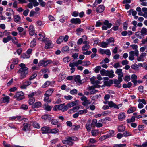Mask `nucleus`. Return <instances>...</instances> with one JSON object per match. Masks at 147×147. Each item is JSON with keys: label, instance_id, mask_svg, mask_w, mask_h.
<instances>
[{"label": "nucleus", "instance_id": "f257e3e1", "mask_svg": "<svg viewBox=\"0 0 147 147\" xmlns=\"http://www.w3.org/2000/svg\"><path fill=\"white\" fill-rule=\"evenodd\" d=\"M19 66L21 68L19 69L17 73L19 74L20 78L22 79L25 78L28 73V68L26 67L25 65L23 63L20 64Z\"/></svg>", "mask_w": 147, "mask_h": 147}, {"label": "nucleus", "instance_id": "f03ea898", "mask_svg": "<svg viewBox=\"0 0 147 147\" xmlns=\"http://www.w3.org/2000/svg\"><path fill=\"white\" fill-rule=\"evenodd\" d=\"M101 80H96L94 86H92L89 87V89L91 90H92V91L90 92L91 94H94L96 92V91L95 90V88H99L101 87V86L100 84H101L102 82L100 81Z\"/></svg>", "mask_w": 147, "mask_h": 147}, {"label": "nucleus", "instance_id": "7ed1b4c3", "mask_svg": "<svg viewBox=\"0 0 147 147\" xmlns=\"http://www.w3.org/2000/svg\"><path fill=\"white\" fill-rule=\"evenodd\" d=\"M74 138L73 137H67L65 140H62V142L64 144L72 145L74 143L75 140Z\"/></svg>", "mask_w": 147, "mask_h": 147}, {"label": "nucleus", "instance_id": "20e7f679", "mask_svg": "<svg viewBox=\"0 0 147 147\" xmlns=\"http://www.w3.org/2000/svg\"><path fill=\"white\" fill-rule=\"evenodd\" d=\"M24 94L22 91L17 92H16L14 98H16L17 100L19 101L24 98Z\"/></svg>", "mask_w": 147, "mask_h": 147}, {"label": "nucleus", "instance_id": "39448f33", "mask_svg": "<svg viewBox=\"0 0 147 147\" xmlns=\"http://www.w3.org/2000/svg\"><path fill=\"white\" fill-rule=\"evenodd\" d=\"M122 81V79L120 77H118V80L114 79L113 80H111V84H113L115 87L120 88L121 87L120 82Z\"/></svg>", "mask_w": 147, "mask_h": 147}, {"label": "nucleus", "instance_id": "423d86ee", "mask_svg": "<svg viewBox=\"0 0 147 147\" xmlns=\"http://www.w3.org/2000/svg\"><path fill=\"white\" fill-rule=\"evenodd\" d=\"M52 61L51 60H45L42 59L40 60L38 64L39 66H43L45 67L48 65L52 63Z\"/></svg>", "mask_w": 147, "mask_h": 147}, {"label": "nucleus", "instance_id": "0eeeda50", "mask_svg": "<svg viewBox=\"0 0 147 147\" xmlns=\"http://www.w3.org/2000/svg\"><path fill=\"white\" fill-rule=\"evenodd\" d=\"M110 27V23L109 21L107 20H105L103 22V24L102 27V29L103 30H106Z\"/></svg>", "mask_w": 147, "mask_h": 147}, {"label": "nucleus", "instance_id": "6e6552de", "mask_svg": "<svg viewBox=\"0 0 147 147\" xmlns=\"http://www.w3.org/2000/svg\"><path fill=\"white\" fill-rule=\"evenodd\" d=\"M81 100L83 101L82 105L85 106H87L91 104V102L85 96H83L81 98Z\"/></svg>", "mask_w": 147, "mask_h": 147}, {"label": "nucleus", "instance_id": "1a4fd4ad", "mask_svg": "<svg viewBox=\"0 0 147 147\" xmlns=\"http://www.w3.org/2000/svg\"><path fill=\"white\" fill-rule=\"evenodd\" d=\"M104 80V84L101 86L102 87L107 86H110V80H109L108 77H105L103 78Z\"/></svg>", "mask_w": 147, "mask_h": 147}, {"label": "nucleus", "instance_id": "9d476101", "mask_svg": "<svg viewBox=\"0 0 147 147\" xmlns=\"http://www.w3.org/2000/svg\"><path fill=\"white\" fill-rule=\"evenodd\" d=\"M110 43V38L107 40V41L102 42L99 45L102 48H106L108 47V45Z\"/></svg>", "mask_w": 147, "mask_h": 147}, {"label": "nucleus", "instance_id": "9b49d317", "mask_svg": "<svg viewBox=\"0 0 147 147\" xmlns=\"http://www.w3.org/2000/svg\"><path fill=\"white\" fill-rule=\"evenodd\" d=\"M10 97L8 96L1 98L0 100V103H8L9 102Z\"/></svg>", "mask_w": 147, "mask_h": 147}, {"label": "nucleus", "instance_id": "f8f14e48", "mask_svg": "<svg viewBox=\"0 0 147 147\" xmlns=\"http://www.w3.org/2000/svg\"><path fill=\"white\" fill-rule=\"evenodd\" d=\"M147 54L146 53L144 52L142 53L139 57L137 58V60L138 61H143L144 60L145 57Z\"/></svg>", "mask_w": 147, "mask_h": 147}, {"label": "nucleus", "instance_id": "ddd939ff", "mask_svg": "<svg viewBox=\"0 0 147 147\" xmlns=\"http://www.w3.org/2000/svg\"><path fill=\"white\" fill-rule=\"evenodd\" d=\"M29 34L32 36L34 35L35 33V30L34 26L32 25H30L29 28Z\"/></svg>", "mask_w": 147, "mask_h": 147}, {"label": "nucleus", "instance_id": "4468645a", "mask_svg": "<svg viewBox=\"0 0 147 147\" xmlns=\"http://www.w3.org/2000/svg\"><path fill=\"white\" fill-rule=\"evenodd\" d=\"M68 110L67 107L66 105H64V104H61L58 105V110H61L64 112Z\"/></svg>", "mask_w": 147, "mask_h": 147}, {"label": "nucleus", "instance_id": "2eb2a0df", "mask_svg": "<svg viewBox=\"0 0 147 147\" xmlns=\"http://www.w3.org/2000/svg\"><path fill=\"white\" fill-rule=\"evenodd\" d=\"M83 44H85V45L82 47V50L83 51H88L90 48L89 42L87 41H84L83 42Z\"/></svg>", "mask_w": 147, "mask_h": 147}, {"label": "nucleus", "instance_id": "dca6fc26", "mask_svg": "<svg viewBox=\"0 0 147 147\" xmlns=\"http://www.w3.org/2000/svg\"><path fill=\"white\" fill-rule=\"evenodd\" d=\"M7 12L5 13L6 16H10L14 14V12L13 10L11 8H8L6 9Z\"/></svg>", "mask_w": 147, "mask_h": 147}, {"label": "nucleus", "instance_id": "f3484780", "mask_svg": "<svg viewBox=\"0 0 147 147\" xmlns=\"http://www.w3.org/2000/svg\"><path fill=\"white\" fill-rule=\"evenodd\" d=\"M71 23L75 24H80L81 22L80 19L79 18H72L70 20Z\"/></svg>", "mask_w": 147, "mask_h": 147}, {"label": "nucleus", "instance_id": "a211bd4d", "mask_svg": "<svg viewBox=\"0 0 147 147\" xmlns=\"http://www.w3.org/2000/svg\"><path fill=\"white\" fill-rule=\"evenodd\" d=\"M42 133L43 134L49 133H50V130L49 127L47 126L42 127L41 128Z\"/></svg>", "mask_w": 147, "mask_h": 147}, {"label": "nucleus", "instance_id": "6ab92c4d", "mask_svg": "<svg viewBox=\"0 0 147 147\" xmlns=\"http://www.w3.org/2000/svg\"><path fill=\"white\" fill-rule=\"evenodd\" d=\"M40 15L39 12H36L33 10H31L29 16L30 17H32L34 16L35 17H37Z\"/></svg>", "mask_w": 147, "mask_h": 147}, {"label": "nucleus", "instance_id": "aec40b11", "mask_svg": "<svg viewBox=\"0 0 147 147\" xmlns=\"http://www.w3.org/2000/svg\"><path fill=\"white\" fill-rule=\"evenodd\" d=\"M111 107H113L114 108L117 109H119L122 106V104H120L118 105H116L112 101H111Z\"/></svg>", "mask_w": 147, "mask_h": 147}, {"label": "nucleus", "instance_id": "412c9836", "mask_svg": "<svg viewBox=\"0 0 147 147\" xmlns=\"http://www.w3.org/2000/svg\"><path fill=\"white\" fill-rule=\"evenodd\" d=\"M105 9V7L103 5H99L96 9V11L98 13H102Z\"/></svg>", "mask_w": 147, "mask_h": 147}, {"label": "nucleus", "instance_id": "4be33fe9", "mask_svg": "<svg viewBox=\"0 0 147 147\" xmlns=\"http://www.w3.org/2000/svg\"><path fill=\"white\" fill-rule=\"evenodd\" d=\"M41 92L40 91H37L31 93L28 95V96L29 98L33 97V96L34 95L38 96L41 94Z\"/></svg>", "mask_w": 147, "mask_h": 147}, {"label": "nucleus", "instance_id": "5701e85b", "mask_svg": "<svg viewBox=\"0 0 147 147\" xmlns=\"http://www.w3.org/2000/svg\"><path fill=\"white\" fill-rule=\"evenodd\" d=\"M122 69H119L116 70L115 73L118 75V77L122 78L123 76V73L122 72Z\"/></svg>", "mask_w": 147, "mask_h": 147}, {"label": "nucleus", "instance_id": "b1692460", "mask_svg": "<svg viewBox=\"0 0 147 147\" xmlns=\"http://www.w3.org/2000/svg\"><path fill=\"white\" fill-rule=\"evenodd\" d=\"M74 80L77 83H81V80H80V76L79 75L74 76Z\"/></svg>", "mask_w": 147, "mask_h": 147}, {"label": "nucleus", "instance_id": "393cba45", "mask_svg": "<svg viewBox=\"0 0 147 147\" xmlns=\"http://www.w3.org/2000/svg\"><path fill=\"white\" fill-rule=\"evenodd\" d=\"M52 47V45L51 41L49 40H48L45 44V48L46 49H48L50 48H51Z\"/></svg>", "mask_w": 147, "mask_h": 147}, {"label": "nucleus", "instance_id": "a878e982", "mask_svg": "<svg viewBox=\"0 0 147 147\" xmlns=\"http://www.w3.org/2000/svg\"><path fill=\"white\" fill-rule=\"evenodd\" d=\"M54 90L53 88L49 89L44 94L50 96L52 94Z\"/></svg>", "mask_w": 147, "mask_h": 147}, {"label": "nucleus", "instance_id": "bb28decb", "mask_svg": "<svg viewBox=\"0 0 147 147\" xmlns=\"http://www.w3.org/2000/svg\"><path fill=\"white\" fill-rule=\"evenodd\" d=\"M24 127L22 129V130L24 131H26L28 130L30 126V125L28 123H24L23 124Z\"/></svg>", "mask_w": 147, "mask_h": 147}, {"label": "nucleus", "instance_id": "cd10ccee", "mask_svg": "<svg viewBox=\"0 0 147 147\" xmlns=\"http://www.w3.org/2000/svg\"><path fill=\"white\" fill-rule=\"evenodd\" d=\"M125 114L124 113H120L118 116V119L120 121H122L123 119H125Z\"/></svg>", "mask_w": 147, "mask_h": 147}, {"label": "nucleus", "instance_id": "c85d7f7f", "mask_svg": "<svg viewBox=\"0 0 147 147\" xmlns=\"http://www.w3.org/2000/svg\"><path fill=\"white\" fill-rule=\"evenodd\" d=\"M110 95L109 94H106L104 96V99L105 101L104 102V103L105 104H108L110 106V102L107 101V100H109L110 98Z\"/></svg>", "mask_w": 147, "mask_h": 147}, {"label": "nucleus", "instance_id": "c756f323", "mask_svg": "<svg viewBox=\"0 0 147 147\" xmlns=\"http://www.w3.org/2000/svg\"><path fill=\"white\" fill-rule=\"evenodd\" d=\"M129 54L130 55L134 56V55L136 56H138L139 55V52L138 50H136L134 51H131L129 52Z\"/></svg>", "mask_w": 147, "mask_h": 147}, {"label": "nucleus", "instance_id": "7c9ffc66", "mask_svg": "<svg viewBox=\"0 0 147 147\" xmlns=\"http://www.w3.org/2000/svg\"><path fill=\"white\" fill-rule=\"evenodd\" d=\"M65 74L64 73H61L59 75L58 81L60 82L65 78Z\"/></svg>", "mask_w": 147, "mask_h": 147}, {"label": "nucleus", "instance_id": "2f4dec72", "mask_svg": "<svg viewBox=\"0 0 147 147\" xmlns=\"http://www.w3.org/2000/svg\"><path fill=\"white\" fill-rule=\"evenodd\" d=\"M100 73L102 76H107L108 73L109 74H110V71H105L104 69H102L100 70Z\"/></svg>", "mask_w": 147, "mask_h": 147}, {"label": "nucleus", "instance_id": "473e14b6", "mask_svg": "<svg viewBox=\"0 0 147 147\" xmlns=\"http://www.w3.org/2000/svg\"><path fill=\"white\" fill-rule=\"evenodd\" d=\"M42 106V103L40 102H38L35 103L32 106V107L33 108H39Z\"/></svg>", "mask_w": 147, "mask_h": 147}, {"label": "nucleus", "instance_id": "72a5a7b5", "mask_svg": "<svg viewBox=\"0 0 147 147\" xmlns=\"http://www.w3.org/2000/svg\"><path fill=\"white\" fill-rule=\"evenodd\" d=\"M21 17L18 15H16L14 16V21L16 22H18L20 21Z\"/></svg>", "mask_w": 147, "mask_h": 147}, {"label": "nucleus", "instance_id": "f704fd0d", "mask_svg": "<svg viewBox=\"0 0 147 147\" xmlns=\"http://www.w3.org/2000/svg\"><path fill=\"white\" fill-rule=\"evenodd\" d=\"M135 35L137 38L140 39L143 38L144 37L140 31L136 32Z\"/></svg>", "mask_w": 147, "mask_h": 147}, {"label": "nucleus", "instance_id": "c9c22d12", "mask_svg": "<svg viewBox=\"0 0 147 147\" xmlns=\"http://www.w3.org/2000/svg\"><path fill=\"white\" fill-rule=\"evenodd\" d=\"M82 63L83 61L82 60H78L76 62L71 63L73 64L75 66L78 67L79 65L82 64Z\"/></svg>", "mask_w": 147, "mask_h": 147}, {"label": "nucleus", "instance_id": "e433bc0d", "mask_svg": "<svg viewBox=\"0 0 147 147\" xmlns=\"http://www.w3.org/2000/svg\"><path fill=\"white\" fill-rule=\"evenodd\" d=\"M82 63L83 61L82 60H78L76 62L71 63L73 64L75 66L78 67L79 65L82 64Z\"/></svg>", "mask_w": 147, "mask_h": 147}, {"label": "nucleus", "instance_id": "4c0bfd02", "mask_svg": "<svg viewBox=\"0 0 147 147\" xmlns=\"http://www.w3.org/2000/svg\"><path fill=\"white\" fill-rule=\"evenodd\" d=\"M39 36H40V38H38L39 40L41 39V40L45 42V40L43 39L45 37V35L43 32H42L39 34Z\"/></svg>", "mask_w": 147, "mask_h": 147}, {"label": "nucleus", "instance_id": "58836bf2", "mask_svg": "<svg viewBox=\"0 0 147 147\" xmlns=\"http://www.w3.org/2000/svg\"><path fill=\"white\" fill-rule=\"evenodd\" d=\"M76 101L68 103L66 105V106L67 107V108L68 109L69 108H71L76 105Z\"/></svg>", "mask_w": 147, "mask_h": 147}, {"label": "nucleus", "instance_id": "ea45409f", "mask_svg": "<svg viewBox=\"0 0 147 147\" xmlns=\"http://www.w3.org/2000/svg\"><path fill=\"white\" fill-rule=\"evenodd\" d=\"M125 127L123 125H121L118 126V130L119 132H123L125 130Z\"/></svg>", "mask_w": 147, "mask_h": 147}, {"label": "nucleus", "instance_id": "a19ab883", "mask_svg": "<svg viewBox=\"0 0 147 147\" xmlns=\"http://www.w3.org/2000/svg\"><path fill=\"white\" fill-rule=\"evenodd\" d=\"M71 61L70 58L68 56L63 58V61L64 63H67Z\"/></svg>", "mask_w": 147, "mask_h": 147}, {"label": "nucleus", "instance_id": "79ce46f5", "mask_svg": "<svg viewBox=\"0 0 147 147\" xmlns=\"http://www.w3.org/2000/svg\"><path fill=\"white\" fill-rule=\"evenodd\" d=\"M36 39L35 38L33 39L30 42V47L32 48L34 47L36 45Z\"/></svg>", "mask_w": 147, "mask_h": 147}, {"label": "nucleus", "instance_id": "37998d69", "mask_svg": "<svg viewBox=\"0 0 147 147\" xmlns=\"http://www.w3.org/2000/svg\"><path fill=\"white\" fill-rule=\"evenodd\" d=\"M136 117L132 116L131 119H127V121L128 123H131V122H134L135 121Z\"/></svg>", "mask_w": 147, "mask_h": 147}, {"label": "nucleus", "instance_id": "c03bdc74", "mask_svg": "<svg viewBox=\"0 0 147 147\" xmlns=\"http://www.w3.org/2000/svg\"><path fill=\"white\" fill-rule=\"evenodd\" d=\"M136 110V108L134 107H130L127 111V113L128 114L132 113L134 112Z\"/></svg>", "mask_w": 147, "mask_h": 147}, {"label": "nucleus", "instance_id": "a18cd8bd", "mask_svg": "<svg viewBox=\"0 0 147 147\" xmlns=\"http://www.w3.org/2000/svg\"><path fill=\"white\" fill-rule=\"evenodd\" d=\"M69 47L67 46H65L63 47L61 51L63 53H65L69 51Z\"/></svg>", "mask_w": 147, "mask_h": 147}, {"label": "nucleus", "instance_id": "49530a36", "mask_svg": "<svg viewBox=\"0 0 147 147\" xmlns=\"http://www.w3.org/2000/svg\"><path fill=\"white\" fill-rule=\"evenodd\" d=\"M30 3H32L34 6L36 7L39 5V3L37 2V0H28Z\"/></svg>", "mask_w": 147, "mask_h": 147}, {"label": "nucleus", "instance_id": "de8ad7c7", "mask_svg": "<svg viewBox=\"0 0 147 147\" xmlns=\"http://www.w3.org/2000/svg\"><path fill=\"white\" fill-rule=\"evenodd\" d=\"M30 56L28 55L26 53H24L20 56V57L22 58L23 59H28L30 57Z\"/></svg>", "mask_w": 147, "mask_h": 147}, {"label": "nucleus", "instance_id": "09e8293b", "mask_svg": "<svg viewBox=\"0 0 147 147\" xmlns=\"http://www.w3.org/2000/svg\"><path fill=\"white\" fill-rule=\"evenodd\" d=\"M44 101L47 103H50L51 102V100L49 99V97L47 95H46L44 94Z\"/></svg>", "mask_w": 147, "mask_h": 147}, {"label": "nucleus", "instance_id": "8fccbe9b", "mask_svg": "<svg viewBox=\"0 0 147 147\" xmlns=\"http://www.w3.org/2000/svg\"><path fill=\"white\" fill-rule=\"evenodd\" d=\"M142 35L144 36L147 35V29L144 27H143L140 31Z\"/></svg>", "mask_w": 147, "mask_h": 147}, {"label": "nucleus", "instance_id": "3c124183", "mask_svg": "<svg viewBox=\"0 0 147 147\" xmlns=\"http://www.w3.org/2000/svg\"><path fill=\"white\" fill-rule=\"evenodd\" d=\"M11 37L10 36H8L7 37L5 38H3V42L5 43H7L9 41L11 40Z\"/></svg>", "mask_w": 147, "mask_h": 147}, {"label": "nucleus", "instance_id": "603ef678", "mask_svg": "<svg viewBox=\"0 0 147 147\" xmlns=\"http://www.w3.org/2000/svg\"><path fill=\"white\" fill-rule=\"evenodd\" d=\"M142 10L144 13H142V15H141V16H147V8L146 7H143L142 8Z\"/></svg>", "mask_w": 147, "mask_h": 147}, {"label": "nucleus", "instance_id": "864d4df0", "mask_svg": "<svg viewBox=\"0 0 147 147\" xmlns=\"http://www.w3.org/2000/svg\"><path fill=\"white\" fill-rule=\"evenodd\" d=\"M110 136L109 135H104L101 136L99 139L100 140L103 141L105 139L109 138Z\"/></svg>", "mask_w": 147, "mask_h": 147}, {"label": "nucleus", "instance_id": "5fc2aeb1", "mask_svg": "<svg viewBox=\"0 0 147 147\" xmlns=\"http://www.w3.org/2000/svg\"><path fill=\"white\" fill-rule=\"evenodd\" d=\"M35 98L34 97L30 98V99L28 101V103L30 105H32L35 101Z\"/></svg>", "mask_w": 147, "mask_h": 147}, {"label": "nucleus", "instance_id": "6e6d98bb", "mask_svg": "<svg viewBox=\"0 0 147 147\" xmlns=\"http://www.w3.org/2000/svg\"><path fill=\"white\" fill-rule=\"evenodd\" d=\"M69 66L71 67L70 70L71 71V73H73L75 70V68L74 67L75 66L73 64L70 63L69 65Z\"/></svg>", "mask_w": 147, "mask_h": 147}, {"label": "nucleus", "instance_id": "4d7b16f0", "mask_svg": "<svg viewBox=\"0 0 147 147\" xmlns=\"http://www.w3.org/2000/svg\"><path fill=\"white\" fill-rule=\"evenodd\" d=\"M123 136L127 137L128 136H131L132 134L130 132L126 131L123 133Z\"/></svg>", "mask_w": 147, "mask_h": 147}, {"label": "nucleus", "instance_id": "13d9d810", "mask_svg": "<svg viewBox=\"0 0 147 147\" xmlns=\"http://www.w3.org/2000/svg\"><path fill=\"white\" fill-rule=\"evenodd\" d=\"M85 127L88 131L90 132V131L91 129L90 127V121H89L86 124Z\"/></svg>", "mask_w": 147, "mask_h": 147}, {"label": "nucleus", "instance_id": "bf43d9fd", "mask_svg": "<svg viewBox=\"0 0 147 147\" xmlns=\"http://www.w3.org/2000/svg\"><path fill=\"white\" fill-rule=\"evenodd\" d=\"M63 36H60L57 39L56 42L58 44H60L63 41Z\"/></svg>", "mask_w": 147, "mask_h": 147}, {"label": "nucleus", "instance_id": "052dcab7", "mask_svg": "<svg viewBox=\"0 0 147 147\" xmlns=\"http://www.w3.org/2000/svg\"><path fill=\"white\" fill-rule=\"evenodd\" d=\"M59 130L56 128L50 129V133L52 134H56L59 133Z\"/></svg>", "mask_w": 147, "mask_h": 147}, {"label": "nucleus", "instance_id": "680f3d73", "mask_svg": "<svg viewBox=\"0 0 147 147\" xmlns=\"http://www.w3.org/2000/svg\"><path fill=\"white\" fill-rule=\"evenodd\" d=\"M51 82L47 81H46L42 85V87L43 88H45L48 87L51 83Z\"/></svg>", "mask_w": 147, "mask_h": 147}, {"label": "nucleus", "instance_id": "e2e57ef3", "mask_svg": "<svg viewBox=\"0 0 147 147\" xmlns=\"http://www.w3.org/2000/svg\"><path fill=\"white\" fill-rule=\"evenodd\" d=\"M99 133V131L98 130H92L91 131L92 134V136H97Z\"/></svg>", "mask_w": 147, "mask_h": 147}, {"label": "nucleus", "instance_id": "0e129e2a", "mask_svg": "<svg viewBox=\"0 0 147 147\" xmlns=\"http://www.w3.org/2000/svg\"><path fill=\"white\" fill-rule=\"evenodd\" d=\"M136 10L138 12V14L139 15L141 16V15H142V9L140 7H137L136 8Z\"/></svg>", "mask_w": 147, "mask_h": 147}, {"label": "nucleus", "instance_id": "69168bd1", "mask_svg": "<svg viewBox=\"0 0 147 147\" xmlns=\"http://www.w3.org/2000/svg\"><path fill=\"white\" fill-rule=\"evenodd\" d=\"M131 67L135 70H138L139 69L138 65L136 64H134L131 66Z\"/></svg>", "mask_w": 147, "mask_h": 147}, {"label": "nucleus", "instance_id": "338daca9", "mask_svg": "<svg viewBox=\"0 0 147 147\" xmlns=\"http://www.w3.org/2000/svg\"><path fill=\"white\" fill-rule=\"evenodd\" d=\"M91 64V63L89 61H84L83 62L82 65L83 66L87 67Z\"/></svg>", "mask_w": 147, "mask_h": 147}, {"label": "nucleus", "instance_id": "774afa93", "mask_svg": "<svg viewBox=\"0 0 147 147\" xmlns=\"http://www.w3.org/2000/svg\"><path fill=\"white\" fill-rule=\"evenodd\" d=\"M101 69V67L100 66H97L95 67V68L94 70V72L96 73H98L99 72L100 70Z\"/></svg>", "mask_w": 147, "mask_h": 147}]
</instances>
